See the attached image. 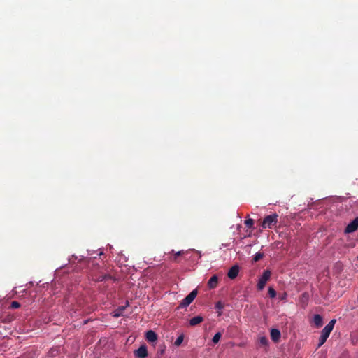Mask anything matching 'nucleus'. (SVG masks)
I'll return each mask as SVG.
<instances>
[{
	"mask_svg": "<svg viewBox=\"0 0 358 358\" xmlns=\"http://www.w3.org/2000/svg\"><path fill=\"white\" fill-rule=\"evenodd\" d=\"M336 323V319H332L327 325L322 329L321 332V335L319 340L318 347L322 346L327 338L329 337L330 333L334 329V324Z\"/></svg>",
	"mask_w": 358,
	"mask_h": 358,
	"instance_id": "f257e3e1",
	"label": "nucleus"
},
{
	"mask_svg": "<svg viewBox=\"0 0 358 358\" xmlns=\"http://www.w3.org/2000/svg\"><path fill=\"white\" fill-rule=\"evenodd\" d=\"M278 215L276 213L267 215L263 220L261 227L262 229H272L278 223Z\"/></svg>",
	"mask_w": 358,
	"mask_h": 358,
	"instance_id": "f03ea898",
	"label": "nucleus"
},
{
	"mask_svg": "<svg viewBox=\"0 0 358 358\" xmlns=\"http://www.w3.org/2000/svg\"><path fill=\"white\" fill-rule=\"evenodd\" d=\"M271 273L268 270H265L260 278L259 279L258 283H257V288L259 290H262L264 288L266 283L271 278Z\"/></svg>",
	"mask_w": 358,
	"mask_h": 358,
	"instance_id": "7ed1b4c3",
	"label": "nucleus"
},
{
	"mask_svg": "<svg viewBox=\"0 0 358 358\" xmlns=\"http://www.w3.org/2000/svg\"><path fill=\"white\" fill-rule=\"evenodd\" d=\"M197 290H192L180 303L179 308H185L188 306L196 298L197 295Z\"/></svg>",
	"mask_w": 358,
	"mask_h": 358,
	"instance_id": "20e7f679",
	"label": "nucleus"
},
{
	"mask_svg": "<svg viewBox=\"0 0 358 358\" xmlns=\"http://www.w3.org/2000/svg\"><path fill=\"white\" fill-rule=\"evenodd\" d=\"M358 229V217L351 221L345 227V233L350 234L355 232Z\"/></svg>",
	"mask_w": 358,
	"mask_h": 358,
	"instance_id": "39448f33",
	"label": "nucleus"
},
{
	"mask_svg": "<svg viewBox=\"0 0 358 358\" xmlns=\"http://www.w3.org/2000/svg\"><path fill=\"white\" fill-rule=\"evenodd\" d=\"M134 355L137 358H146L148 357V350L145 345H141L134 351Z\"/></svg>",
	"mask_w": 358,
	"mask_h": 358,
	"instance_id": "423d86ee",
	"label": "nucleus"
},
{
	"mask_svg": "<svg viewBox=\"0 0 358 358\" xmlns=\"http://www.w3.org/2000/svg\"><path fill=\"white\" fill-rule=\"evenodd\" d=\"M239 273V267L237 265L233 266L229 271L227 276L229 278L235 279Z\"/></svg>",
	"mask_w": 358,
	"mask_h": 358,
	"instance_id": "0eeeda50",
	"label": "nucleus"
},
{
	"mask_svg": "<svg viewBox=\"0 0 358 358\" xmlns=\"http://www.w3.org/2000/svg\"><path fill=\"white\" fill-rule=\"evenodd\" d=\"M189 250H180L176 252L174 250H171V252H169V253L173 254V257H170V261L178 262V257L187 254L189 252Z\"/></svg>",
	"mask_w": 358,
	"mask_h": 358,
	"instance_id": "6e6552de",
	"label": "nucleus"
},
{
	"mask_svg": "<svg viewBox=\"0 0 358 358\" xmlns=\"http://www.w3.org/2000/svg\"><path fill=\"white\" fill-rule=\"evenodd\" d=\"M145 338L149 342H155L157 339V335L154 331L149 330L145 334Z\"/></svg>",
	"mask_w": 358,
	"mask_h": 358,
	"instance_id": "1a4fd4ad",
	"label": "nucleus"
},
{
	"mask_svg": "<svg viewBox=\"0 0 358 358\" xmlns=\"http://www.w3.org/2000/svg\"><path fill=\"white\" fill-rule=\"evenodd\" d=\"M218 283V278L216 275H213L208 280V285L210 289H214Z\"/></svg>",
	"mask_w": 358,
	"mask_h": 358,
	"instance_id": "9d476101",
	"label": "nucleus"
},
{
	"mask_svg": "<svg viewBox=\"0 0 358 358\" xmlns=\"http://www.w3.org/2000/svg\"><path fill=\"white\" fill-rule=\"evenodd\" d=\"M271 337L273 341H278L280 338V331L277 329H272L271 331Z\"/></svg>",
	"mask_w": 358,
	"mask_h": 358,
	"instance_id": "9b49d317",
	"label": "nucleus"
},
{
	"mask_svg": "<svg viewBox=\"0 0 358 358\" xmlns=\"http://www.w3.org/2000/svg\"><path fill=\"white\" fill-rule=\"evenodd\" d=\"M313 322L316 328L322 327L323 324L322 317L318 314L314 315Z\"/></svg>",
	"mask_w": 358,
	"mask_h": 358,
	"instance_id": "f8f14e48",
	"label": "nucleus"
},
{
	"mask_svg": "<svg viewBox=\"0 0 358 358\" xmlns=\"http://www.w3.org/2000/svg\"><path fill=\"white\" fill-rule=\"evenodd\" d=\"M112 278H113L112 275H110L109 274H102V275H99L96 278H93V280L96 282H102L103 280H110Z\"/></svg>",
	"mask_w": 358,
	"mask_h": 358,
	"instance_id": "ddd939ff",
	"label": "nucleus"
},
{
	"mask_svg": "<svg viewBox=\"0 0 358 358\" xmlns=\"http://www.w3.org/2000/svg\"><path fill=\"white\" fill-rule=\"evenodd\" d=\"M203 320V318L201 316L198 315V316L194 317L192 319H190L189 324L191 326H196V325L200 324L201 322H202Z\"/></svg>",
	"mask_w": 358,
	"mask_h": 358,
	"instance_id": "4468645a",
	"label": "nucleus"
},
{
	"mask_svg": "<svg viewBox=\"0 0 358 358\" xmlns=\"http://www.w3.org/2000/svg\"><path fill=\"white\" fill-rule=\"evenodd\" d=\"M125 309V306H120L119 307L115 312H114V317H119L122 315V312Z\"/></svg>",
	"mask_w": 358,
	"mask_h": 358,
	"instance_id": "2eb2a0df",
	"label": "nucleus"
},
{
	"mask_svg": "<svg viewBox=\"0 0 358 358\" xmlns=\"http://www.w3.org/2000/svg\"><path fill=\"white\" fill-rule=\"evenodd\" d=\"M264 257V254L262 253V252H257L255 255H254V257H253V261L257 262L258 261H259L260 259H262Z\"/></svg>",
	"mask_w": 358,
	"mask_h": 358,
	"instance_id": "dca6fc26",
	"label": "nucleus"
},
{
	"mask_svg": "<svg viewBox=\"0 0 358 358\" xmlns=\"http://www.w3.org/2000/svg\"><path fill=\"white\" fill-rule=\"evenodd\" d=\"M222 336V334L220 332H217L216 333L214 336L213 337V339H212V341L214 343H217L220 339Z\"/></svg>",
	"mask_w": 358,
	"mask_h": 358,
	"instance_id": "f3484780",
	"label": "nucleus"
},
{
	"mask_svg": "<svg viewBox=\"0 0 358 358\" xmlns=\"http://www.w3.org/2000/svg\"><path fill=\"white\" fill-rule=\"evenodd\" d=\"M184 336L182 334L180 335L174 342V345L176 346H179L183 341Z\"/></svg>",
	"mask_w": 358,
	"mask_h": 358,
	"instance_id": "a211bd4d",
	"label": "nucleus"
},
{
	"mask_svg": "<svg viewBox=\"0 0 358 358\" xmlns=\"http://www.w3.org/2000/svg\"><path fill=\"white\" fill-rule=\"evenodd\" d=\"M245 224L248 228H252L254 224V220L251 218H248L245 221Z\"/></svg>",
	"mask_w": 358,
	"mask_h": 358,
	"instance_id": "6ab92c4d",
	"label": "nucleus"
},
{
	"mask_svg": "<svg viewBox=\"0 0 358 358\" xmlns=\"http://www.w3.org/2000/svg\"><path fill=\"white\" fill-rule=\"evenodd\" d=\"M268 294L271 298H274L276 296V292L273 287L268 288Z\"/></svg>",
	"mask_w": 358,
	"mask_h": 358,
	"instance_id": "aec40b11",
	"label": "nucleus"
},
{
	"mask_svg": "<svg viewBox=\"0 0 358 358\" xmlns=\"http://www.w3.org/2000/svg\"><path fill=\"white\" fill-rule=\"evenodd\" d=\"M20 307V303L16 301H13L10 303L11 308L15 309V308H18Z\"/></svg>",
	"mask_w": 358,
	"mask_h": 358,
	"instance_id": "412c9836",
	"label": "nucleus"
},
{
	"mask_svg": "<svg viewBox=\"0 0 358 358\" xmlns=\"http://www.w3.org/2000/svg\"><path fill=\"white\" fill-rule=\"evenodd\" d=\"M301 301L306 303L308 301V294L307 293H303L301 296Z\"/></svg>",
	"mask_w": 358,
	"mask_h": 358,
	"instance_id": "4be33fe9",
	"label": "nucleus"
},
{
	"mask_svg": "<svg viewBox=\"0 0 358 358\" xmlns=\"http://www.w3.org/2000/svg\"><path fill=\"white\" fill-rule=\"evenodd\" d=\"M224 308V305L221 301H218L215 304V308L218 310H222Z\"/></svg>",
	"mask_w": 358,
	"mask_h": 358,
	"instance_id": "5701e85b",
	"label": "nucleus"
},
{
	"mask_svg": "<svg viewBox=\"0 0 358 358\" xmlns=\"http://www.w3.org/2000/svg\"><path fill=\"white\" fill-rule=\"evenodd\" d=\"M260 341V343L264 345H266L268 343V340L266 337H262L259 340Z\"/></svg>",
	"mask_w": 358,
	"mask_h": 358,
	"instance_id": "b1692460",
	"label": "nucleus"
},
{
	"mask_svg": "<svg viewBox=\"0 0 358 358\" xmlns=\"http://www.w3.org/2000/svg\"><path fill=\"white\" fill-rule=\"evenodd\" d=\"M286 297H287V294H286V293H284V294H283L280 297V300H284V299H286Z\"/></svg>",
	"mask_w": 358,
	"mask_h": 358,
	"instance_id": "393cba45",
	"label": "nucleus"
},
{
	"mask_svg": "<svg viewBox=\"0 0 358 358\" xmlns=\"http://www.w3.org/2000/svg\"><path fill=\"white\" fill-rule=\"evenodd\" d=\"M357 259H358V256H357Z\"/></svg>",
	"mask_w": 358,
	"mask_h": 358,
	"instance_id": "a878e982",
	"label": "nucleus"
}]
</instances>
